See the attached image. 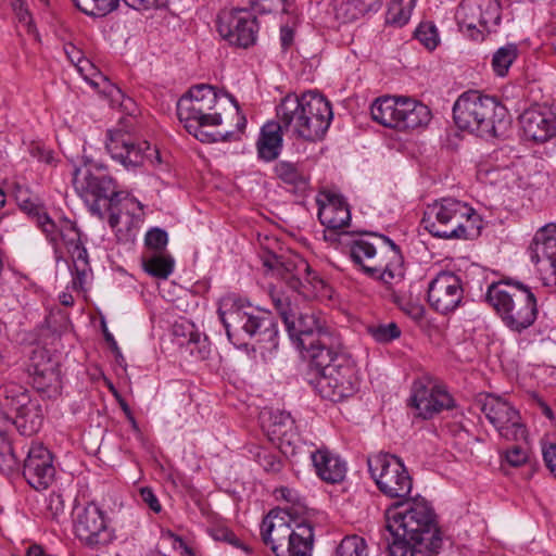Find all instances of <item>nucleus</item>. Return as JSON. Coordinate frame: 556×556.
Masks as SVG:
<instances>
[{"instance_id":"nucleus-6","label":"nucleus","mask_w":556,"mask_h":556,"mask_svg":"<svg viewBox=\"0 0 556 556\" xmlns=\"http://www.w3.org/2000/svg\"><path fill=\"white\" fill-rule=\"evenodd\" d=\"M219 92L207 84L191 87L177 102V116L186 130L205 143L229 141L232 131H206L207 127L222 125V115L212 113Z\"/></svg>"},{"instance_id":"nucleus-27","label":"nucleus","mask_w":556,"mask_h":556,"mask_svg":"<svg viewBox=\"0 0 556 556\" xmlns=\"http://www.w3.org/2000/svg\"><path fill=\"white\" fill-rule=\"evenodd\" d=\"M321 197L323 199H317L320 223L333 230L348 226L351 213L344 198L332 192H323Z\"/></svg>"},{"instance_id":"nucleus-5","label":"nucleus","mask_w":556,"mask_h":556,"mask_svg":"<svg viewBox=\"0 0 556 556\" xmlns=\"http://www.w3.org/2000/svg\"><path fill=\"white\" fill-rule=\"evenodd\" d=\"M456 126L478 137L501 138L510 126L506 109L497 100L477 90L460 94L453 106Z\"/></svg>"},{"instance_id":"nucleus-32","label":"nucleus","mask_w":556,"mask_h":556,"mask_svg":"<svg viewBox=\"0 0 556 556\" xmlns=\"http://www.w3.org/2000/svg\"><path fill=\"white\" fill-rule=\"evenodd\" d=\"M382 0H332L333 15L340 23H351L369 11H377Z\"/></svg>"},{"instance_id":"nucleus-12","label":"nucleus","mask_w":556,"mask_h":556,"mask_svg":"<svg viewBox=\"0 0 556 556\" xmlns=\"http://www.w3.org/2000/svg\"><path fill=\"white\" fill-rule=\"evenodd\" d=\"M367 465L371 478L383 495L401 501L410 498L413 479L397 456L378 453L368 457Z\"/></svg>"},{"instance_id":"nucleus-13","label":"nucleus","mask_w":556,"mask_h":556,"mask_svg":"<svg viewBox=\"0 0 556 556\" xmlns=\"http://www.w3.org/2000/svg\"><path fill=\"white\" fill-rule=\"evenodd\" d=\"M263 265L286 282L288 293L308 298L312 294L311 287L317 289L324 285L323 279L303 260L296 261L270 253L263 258Z\"/></svg>"},{"instance_id":"nucleus-18","label":"nucleus","mask_w":556,"mask_h":556,"mask_svg":"<svg viewBox=\"0 0 556 556\" xmlns=\"http://www.w3.org/2000/svg\"><path fill=\"white\" fill-rule=\"evenodd\" d=\"M409 405L415 408L417 417L431 419L443 409H451L454 400L430 379H418L413 383Z\"/></svg>"},{"instance_id":"nucleus-28","label":"nucleus","mask_w":556,"mask_h":556,"mask_svg":"<svg viewBox=\"0 0 556 556\" xmlns=\"http://www.w3.org/2000/svg\"><path fill=\"white\" fill-rule=\"evenodd\" d=\"M317 476L327 483H340L346 475V463L327 447L311 453Z\"/></svg>"},{"instance_id":"nucleus-31","label":"nucleus","mask_w":556,"mask_h":556,"mask_svg":"<svg viewBox=\"0 0 556 556\" xmlns=\"http://www.w3.org/2000/svg\"><path fill=\"white\" fill-rule=\"evenodd\" d=\"M282 123H267L262 127L257 140V153L260 159L270 162L276 160L282 148Z\"/></svg>"},{"instance_id":"nucleus-49","label":"nucleus","mask_w":556,"mask_h":556,"mask_svg":"<svg viewBox=\"0 0 556 556\" xmlns=\"http://www.w3.org/2000/svg\"><path fill=\"white\" fill-rule=\"evenodd\" d=\"M254 13L265 14L282 9L285 0H249Z\"/></svg>"},{"instance_id":"nucleus-17","label":"nucleus","mask_w":556,"mask_h":556,"mask_svg":"<svg viewBox=\"0 0 556 556\" xmlns=\"http://www.w3.org/2000/svg\"><path fill=\"white\" fill-rule=\"evenodd\" d=\"M217 30L230 45L248 49L256 42L258 24L252 12L238 8L218 14Z\"/></svg>"},{"instance_id":"nucleus-37","label":"nucleus","mask_w":556,"mask_h":556,"mask_svg":"<svg viewBox=\"0 0 556 556\" xmlns=\"http://www.w3.org/2000/svg\"><path fill=\"white\" fill-rule=\"evenodd\" d=\"M416 0H392L387 12V21L391 24L403 26L412 15Z\"/></svg>"},{"instance_id":"nucleus-40","label":"nucleus","mask_w":556,"mask_h":556,"mask_svg":"<svg viewBox=\"0 0 556 556\" xmlns=\"http://www.w3.org/2000/svg\"><path fill=\"white\" fill-rule=\"evenodd\" d=\"M367 331L379 343H389L401 336V329L395 323L374 324L367 327Z\"/></svg>"},{"instance_id":"nucleus-10","label":"nucleus","mask_w":556,"mask_h":556,"mask_svg":"<svg viewBox=\"0 0 556 556\" xmlns=\"http://www.w3.org/2000/svg\"><path fill=\"white\" fill-rule=\"evenodd\" d=\"M283 510H270L261 525V538L276 556H312L314 530L309 522L295 523L287 520Z\"/></svg>"},{"instance_id":"nucleus-30","label":"nucleus","mask_w":556,"mask_h":556,"mask_svg":"<svg viewBox=\"0 0 556 556\" xmlns=\"http://www.w3.org/2000/svg\"><path fill=\"white\" fill-rule=\"evenodd\" d=\"M520 124L527 139L545 142L556 134V123L538 110H527L520 115Z\"/></svg>"},{"instance_id":"nucleus-1","label":"nucleus","mask_w":556,"mask_h":556,"mask_svg":"<svg viewBox=\"0 0 556 556\" xmlns=\"http://www.w3.org/2000/svg\"><path fill=\"white\" fill-rule=\"evenodd\" d=\"M269 295L290 340L306 353L309 361L316 353L332 349L340 341L313 309L302 305L307 298L276 288Z\"/></svg>"},{"instance_id":"nucleus-53","label":"nucleus","mask_w":556,"mask_h":556,"mask_svg":"<svg viewBox=\"0 0 556 556\" xmlns=\"http://www.w3.org/2000/svg\"><path fill=\"white\" fill-rule=\"evenodd\" d=\"M67 251L73 258V267L81 265L83 263L89 264L88 252L83 243L70 248Z\"/></svg>"},{"instance_id":"nucleus-39","label":"nucleus","mask_w":556,"mask_h":556,"mask_svg":"<svg viewBox=\"0 0 556 556\" xmlns=\"http://www.w3.org/2000/svg\"><path fill=\"white\" fill-rule=\"evenodd\" d=\"M336 556H367V545L358 535L345 536L337 547Z\"/></svg>"},{"instance_id":"nucleus-7","label":"nucleus","mask_w":556,"mask_h":556,"mask_svg":"<svg viewBox=\"0 0 556 556\" xmlns=\"http://www.w3.org/2000/svg\"><path fill=\"white\" fill-rule=\"evenodd\" d=\"M485 301L494 308L504 326L514 333H522L536 320V298L522 282H493L488 287Z\"/></svg>"},{"instance_id":"nucleus-23","label":"nucleus","mask_w":556,"mask_h":556,"mask_svg":"<svg viewBox=\"0 0 556 556\" xmlns=\"http://www.w3.org/2000/svg\"><path fill=\"white\" fill-rule=\"evenodd\" d=\"M74 530L77 538L89 546L104 545L112 540L104 513L96 504H88L77 513Z\"/></svg>"},{"instance_id":"nucleus-11","label":"nucleus","mask_w":556,"mask_h":556,"mask_svg":"<svg viewBox=\"0 0 556 556\" xmlns=\"http://www.w3.org/2000/svg\"><path fill=\"white\" fill-rule=\"evenodd\" d=\"M372 119L380 125L397 130L426 126L431 119L427 105L406 97H382L370 108Z\"/></svg>"},{"instance_id":"nucleus-15","label":"nucleus","mask_w":556,"mask_h":556,"mask_svg":"<svg viewBox=\"0 0 556 556\" xmlns=\"http://www.w3.org/2000/svg\"><path fill=\"white\" fill-rule=\"evenodd\" d=\"M476 405L502 438L513 441L526 439L527 430L519 412L509 402L490 393H481L476 399Z\"/></svg>"},{"instance_id":"nucleus-19","label":"nucleus","mask_w":556,"mask_h":556,"mask_svg":"<svg viewBox=\"0 0 556 556\" xmlns=\"http://www.w3.org/2000/svg\"><path fill=\"white\" fill-rule=\"evenodd\" d=\"M460 27L490 33L501 21V5L497 0H463L455 14Z\"/></svg>"},{"instance_id":"nucleus-63","label":"nucleus","mask_w":556,"mask_h":556,"mask_svg":"<svg viewBox=\"0 0 556 556\" xmlns=\"http://www.w3.org/2000/svg\"><path fill=\"white\" fill-rule=\"evenodd\" d=\"M76 224L68 218H62L59 220V236L63 237V233H67L74 228H76Z\"/></svg>"},{"instance_id":"nucleus-3","label":"nucleus","mask_w":556,"mask_h":556,"mask_svg":"<svg viewBox=\"0 0 556 556\" xmlns=\"http://www.w3.org/2000/svg\"><path fill=\"white\" fill-rule=\"evenodd\" d=\"M386 531L390 538L426 545L432 551H440L443 543L435 513L424 498L410 497L390 505L386 510Z\"/></svg>"},{"instance_id":"nucleus-35","label":"nucleus","mask_w":556,"mask_h":556,"mask_svg":"<svg viewBox=\"0 0 556 556\" xmlns=\"http://www.w3.org/2000/svg\"><path fill=\"white\" fill-rule=\"evenodd\" d=\"M142 264L149 275L161 279H166L174 269L173 257L162 252H150L143 256Z\"/></svg>"},{"instance_id":"nucleus-50","label":"nucleus","mask_w":556,"mask_h":556,"mask_svg":"<svg viewBox=\"0 0 556 556\" xmlns=\"http://www.w3.org/2000/svg\"><path fill=\"white\" fill-rule=\"evenodd\" d=\"M505 460L513 467H520L528 460V452L520 445H514L505 452Z\"/></svg>"},{"instance_id":"nucleus-54","label":"nucleus","mask_w":556,"mask_h":556,"mask_svg":"<svg viewBox=\"0 0 556 556\" xmlns=\"http://www.w3.org/2000/svg\"><path fill=\"white\" fill-rule=\"evenodd\" d=\"M74 268V278H73V286L76 289H83L86 278L88 275V271H90L89 264L83 263L81 265H77Z\"/></svg>"},{"instance_id":"nucleus-25","label":"nucleus","mask_w":556,"mask_h":556,"mask_svg":"<svg viewBox=\"0 0 556 556\" xmlns=\"http://www.w3.org/2000/svg\"><path fill=\"white\" fill-rule=\"evenodd\" d=\"M386 245L389 247L388 261H374L371 265H364L363 271L371 277L389 285L392 281L399 282L404 278L403 256L399 245L384 235H375Z\"/></svg>"},{"instance_id":"nucleus-38","label":"nucleus","mask_w":556,"mask_h":556,"mask_svg":"<svg viewBox=\"0 0 556 556\" xmlns=\"http://www.w3.org/2000/svg\"><path fill=\"white\" fill-rule=\"evenodd\" d=\"M294 420L287 412L276 410L268 413L267 430L273 435L282 439L293 429Z\"/></svg>"},{"instance_id":"nucleus-36","label":"nucleus","mask_w":556,"mask_h":556,"mask_svg":"<svg viewBox=\"0 0 556 556\" xmlns=\"http://www.w3.org/2000/svg\"><path fill=\"white\" fill-rule=\"evenodd\" d=\"M518 56V47L515 43H507L498 48L492 58V68L497 76L507 75L509 67Z\"/></svg>"},{"instance_id":"nucleus-44","label":"nucleus","mask_w":556,"mask_h":556,"mask_svg":"<svg viewBox=\"0 0 556 556\" xmlns=\"http://www.w3.org/2000/svg\"><path fill=\"white\" fill-rule=\"evenodd\" d=\"M392 298L393 302L399 306V308L413 319L419 320L424 317L425 308L418 302L406 299L397 292H393Z\"/></svg>"},{"instance_id":"nucleus-4","label":"nucleus","mask_w":556,"mask_h":556,"mask_svg":"<svg viewBox=\"0 0 556 556\" xmlns=\"http://www.w3.org/2000/svg\"><path fill=\"white\" fill-rule=\"evenodd\" d=\"M311 366L317 372L311 382L323 399L337 403L357 392L355 362L341 341L333 344L332 349L316 353L311 359Z\"/></svg>"},{"instance_id":"nucleus-57","label":"nucleus","mask_w":556,"mask_h":556,"mask_svg":"<svg viewBox=\"0 0 556 556\" xmlns=\"http://www.w3.org/2000/svg\"><path fill=\"white\" fill-rule=\"evenodd\" d=\"M211 535L215 541H222L228 543L229 540H233V532L224 526L215 527L211 530Z\"/></svg>"},{"instance_id":"nucleus-22","label":"nucleus","mask_w":556,"mask_h":556,"mask_svg":"<svg viewBox=\"0 0 556 556\" xmlns=\"http://www.w3.org/2000/svg\"><path fill=\"white\" fill-rule=\"evenodd\" d=\"M105 148L111 157L127 169L141 166L146 159L152 156V153H149L151 147L148 141L135 143L130 136L121 129L108 131Z\"/></svg>"},{"instance_id":"nucleus-41","label":"nucleus","mask_w":556,"mask_h":556,"mask_svg":"<svg viewBox=\"0 0 556 556\" xmlns=\"http://www.w3.org/2000/svg\"><path fill=\"white\" fill-rule=\"evenodd\" d=\"M377 250L374 247L372 243L364 240V239H356L351 244L350 249V255L353 262L357 265H359L362 268L364 265L365 260H374L376 256Z\"/></svg>"},{"instance_id":"nucleus-51","label":"nucleus","mask_w":556,"mask_h":556,"mask_svg":"<svg viewBox=\"0 0 556 556\" xmlns=\"http://www.w3.org/2000/svg\"><path fill=\"white\" fill-rule=\"evenodd\" d=\"M140 497L143 503H146L150 509H152L154 513H160L162 509V506L153 493L152 489L148 486H143L140 489Z\"/></svg>"},{"instance_id":"nucleus-9","label":"nucleus","mask_w":556,"mask_h":556,"mask_svg":"<svg viewBox=\"0 0 556 556\" xmlns=\"http://www.w3.org/2000/svg\"><path fill=\"white\" fill-rule=\"evenodd\" d=\"M421 223L433 237L442 239H470L481 228V219L475 210L453 198H443L429 205Z\"/></svg>"},{"instance_id":"nucleus-47","label":"nucleus","mask_w":556,"mask_h":556,"mask_svg":"<svg viewBox=\"0 0 556 556\" xmlns=\"http://www.w3.org/2000/svg\"><path fill=\"white\" fill-rule=\"evenodd\" d=\"M256 462L267 472H278L282 467L278 455L266 450H261L257 452Z\"/></svg>"},{"instance_id":"nucleus-20","label":"nucleus","mask_w":556,"mask_h":556,"mask_svg":"<svg viewBox=\"0 0 556 556\" xmlns=\"http://www.w3.org/2000/svg\"><path fill=\"white\" fill-rule=\"evenodd\" d=\"M31 378L33 387L48 397L60 394L61 374L60 364L53 359L49 351L45 349L34 350L30 356V363L27 368Z\"/></svg>"},{"instance_id":"nucleus-58","label":"nucleus","mask_w":556,"mask_h":556,"mask_svg":"<svg viewBox=\"0 0 556 556\" xmlns=\"http://www.w3.org/2000/svg\"><path fill=\"white\" fill-rule=\"evenodd\" d=\"M66 245L67 250L75 245H78L81 242V236L79 229L76 227L67 233H63V237L60 238Z\"/></svg>"},{"instance_id":"nucleus-34","label":"nucleus","mask_w":556,"mask_h":556,"mask_svg":"<svg viewBox=\"0 0 556 556\" xmlns=\"http://www.w3.org/2000/svg\"><path fill=\"white\" fill-rule=\"evenodd\" d=\"M383 540L390 556H431L439 553V551H432V548L426 545L419 546L400 538L384 535Z\"/></svg>"},{"instance_id":"nucleus-2","label":"nucleus","mask_w":556,"mask_h":556,"mask_svg":"<svg viewBox=\"0 0 556 556\" xmlns=\"http://www.w3.org/2000/svg\"><path fill=\"white\" fill-rule=\"evenodd\" d=\"M276 115L286 135L309 143L325 139L333 118L330 102L314 91L287 94L277 105Z\"/></svg>"},{"instance_id":"nucleus-42","label":"nucleus","mask_w":556,"mask_h":556,"mask_svg":"<svg viewBox=\"0 0 556 556\" xmlns=\"http://www.w3.org/2000/svg\"><path fill=\"white\" fill-rule=\"evenodd\" d=\"M77 9L89 16H105L111 13L109 0H72Z\"/></svg>"},{"instance_id":"nucleus-48","label":"nucleus","mask_w":556,"mask_h":556,"mask_svg":"<svg viewBox=\"0 0 556 556\" xmlns=\"http://www.w3.org/2000/svg\"><path fill=\"white\" fill-rule=\"evenodd\" d=\"M20 460L16 456L13 446L7 448L2 447L0 452V470L5 475H10L18 469Z\"/></svg>"},{"instance_id":"nucleus-55","label":"nucleus","mask_w":556,"mask_h":556,"mask_svg":"<svg viewBox=\"0 0 556 556\" xmlns=\"http://www.w3.org/2000/svg\"><path fill=\"white\" fill-rule=\"evenodd\" d=\"M20 207L25 212L27 213L28 215L30 216H34L36 217V220L38 219V215H42V213H45L41 208V206H39L38 204H36L33 200L30 199H23V200H20V203H18Z\"/></svg>"},{"instance_id":"nucleus-52","label":"nucleus","mask_w":556,"mask_h":556,"mask_svg":"<svg viewBox=\"0 0 556 556\" xmlns=\"http://www.w3.org/2000/svg\"><path fill=\"white\" fill-rule=\"evenodd\" d=\"M543 459L551 473L556 478V444L552 443L543 447Z\"/></svg>"},{"instance_id":"nucleus-8","label":"nucleus","mask_w":556,"mask_h":556,"mask_svg":"<svg viewBox=\"0 0 556 556\" xmlns=\"http://www.w3.org/2000/svg\"><path fill=\"white\" fill-rule=\"evenodd\" d=\"M217 313L229 340L243 332L250 338L257 337L258 342L269 343L273 349L277 348L278 327L269 313L235 295L223 298Z\"/></svg>"},{"instance_id":"nucleus-45","label":"nucleus","mask_w":556,"mask_h":556,"mask_svg":"<svg viewBox=\"0 0 556 556\" xmlns=\"http://www.w3.org/2000/svg\"><path fill=\"white\" fill-rule=\"evenodd\" d=\"M37 225L56 251L60 241L59 223L56 224L54 220H52L50 216L45 212L42 215H38Z\"/></svg>"},{"instance_id":"nucleus-61","label":"nucleus","mask_w":556,"mask_h":556,"mask_svg":"<svg viewBox=\"0 0 556 556\" xmlns=\"http://www.w3.org/2000/svg\"><path fill=\"white\" fill-rule=\"evenodd\" d=\"M65 53L67 54L70 61L74 64H76L79 70H81V67L79 66L80 62H81V55H80V51L77 50L73 45H67L65 46Z\"/></svg>"},{"instance_id":"nucleus-43","label":"nucleus","mask_w":556,"mask_h":556,"mask_svg":"<svg viewBox=\"0 0 556 556\" xmlns=\"http://www.w3.org/2000/svg\"><path fill=\"white\" fill-rule=\"evenodd\" d=\"M415 37L429 50L435 49L439 43L438 30L432 23H421L415 30Z\"/></svg>"},{"instance_id":"nucleus-24","label":"nucleus","mask_w":556,"mask_h":556,"mask_svg":"<svg viewBox=\"0 0 556 556\" xmlns=\"http://www.w3.org/2000/svg\"><path fill=\"white\" fill-rule=\"evenodd\" d=\"M55 468L50 451L41 443L33 444L24 460L23 476L35 490H45L53 481Z\"/></svg>"},{"instance_id":"nucleus-16","label":"nucleus","mask_w":556,"mask_h":556,"mask_svg":"<svg viewBox=\"0 0 556 556\" xmlns=\"http://www.w3.org/2000/svg\"><path fill=\"white\" fill-rule=\"evenodd\" d=\"M0 407L3 409V418L15 425L23 435H31L37 432L41 418L37 413H31L30 397L26 389L17 384H9L0 389Z\"/></svg>"},{"instance_id":"nucleus-64","label":"nucleus","mask_w":556,"mask_h":556,"mask_svg":"<svg viewBox=\"0 0 556 556\" xmlns=\"http://www.w3.org/2000/svg\"><path fill=\"white\" fill-rule=\"evenodd\" d=\"M27 556H45L46 552L39 544H33L27 548Z\"/></svg>"},{"instance_id":"nucleus-59","label":"nucleus","mask_w":556,"mask_h":556,"mask_svg":"<svg viewBox=\"0 0 556 556\" xmlns=\"http://www.w3.org/2000/svg\"><path fill=\"white\" fill-rule=\"evenodd\" d=\"M294 39V31L289 26H281L280 28V42L283 50L291 47Z\"/></svg>"},{"instance_id":"nucleus-62","label":"nucleus","mask_w":556,"mask_h":556,"mask_svg":"<svg viewBox=\"0 0 556 556\" xmlns=\"http://www.w3.org/2000/svg\"><path fill=\"white\" fill-rule=\"evenodd\" d=\"M34 156H37L39 160L43 161L47 164H51L54 160L53 154L49 150H43L39 147L33 150Z\"/></svg>"},{"instance_id":"nucleus-29","label":"nucleus","mask_w":556,"mask_h":556,"mask_svg":"<svg viewBox=\"0 0 556 556\" xmlns=\"http://www.w3.org/2000/svg\"><path fill=\"white\" fill-rule=\"evenodd\" d=\"M531 260L546 263L552 269L554 283L556 285V225H547L536 232L530 245Z\"/></svg>"},{"instance_id":"nucleus-60","label":"nucleus","mask_w":556,"mask_h":556,"mask_svg":"<svg viewBox=\"0 0 556 556\" xmlns=\"http://www.w3.org/2000/svg\"><path fill=\"white\" fill-rule=\"evenodd\" d=\"M188 345H200L199 346V355L200 357L204 358L207 354V346H206V339H204L202 342L200 340V336L197 333L191 332L190 338L188 340Z\"/></svg>"},{"instance_id":"nucleus-26","label":"nucleus","mask_w":556,"mask_h":556,"mask_svg":"<svg viewBox=\"0 0 556 556\" xmlns=\"http://www.w3.org/2000/svg\"><path fill=\"white\" fill-rule=\"evenodd\" d=\"M386 245L389 247L388 261H374L371 265H364L363 271L371 277L389 285L392 281L399 282L404 278L403 256L399 245L384 235H375Z\"/></svg>"},{"instance_id":"nucleus-56","label":"nucleus","mask_w":556,"mask_h":556,"mask_svg":"<svg viewBox=\"0 0 556 556\" xmlns=\"http://www.w3.org/2000/svg\"><path fill=\"white\" fill-rule=\"evenodd\" d=\"M13 9L17 12L21 22H25L27 24L28 31H33L34 27L31 25L30 15L27 9L24 8L22 0H13L12 2Z\"/></svg>"},{"instance_id":"nucleus-33","label":"nucleus","mask_w":556,"mask_h":556,"mask_svg":"<svg viewBox=\"0 0 556 556\" xmlns=\"http://www.w3.org/2000/svg\"><path fill=\"white\" fill-rule=\"evenodd\" d=\"M274 173L286 185L298 189H304L307 186V179L300 163L281 160L275 164Z\"/></svg>"},{"instance_id":"nucleus-14","label":"nucleus","mask_w":556,"mask_h":556,"mask_svg":"<svg viewBox=\"0 0 556 556\" xmlns=\"http://www.w3.org/2000/svg\"><path fill=\"white\" fill-rule=\"evenodd\" d=\"M73 185L78 195L89 205L92 215L103 218L100 200H109L110 203L118 195L116 185L112 177L104 174L101 167L92 168L85 165L84 168H75Z\"/></svg>"},{"instance_id":"nucleus-46","label":"nucleus","mask_w":556,"mask_h":556,"mask_svg":"<svg viewBox=\"0 0 556 556\" xmlns=\"http://www.w3.org/2000/svg\"><path fill=\"white\" fill-rule=\"evenodd\" d=\"M168 241L167 232L161 228L150 229L144 238V242L148 249L152 252H162Z\"/></svg>"},{"instance_id":"nucleus-21","label":"nucleus","mask_w":556,"mask_h":556,"mask_svg":"<svg viewBox=\"0 0 556 556\" xmlns=\"http://www.w3.org/2000/svg\"><path fill=\"white\" fill-rule=\"evenodd\" d=\"M464 290L460 278L452 271H441L428 286V302L441 313L454 312L462 303Z\"/></svg>"}]
</instances>
